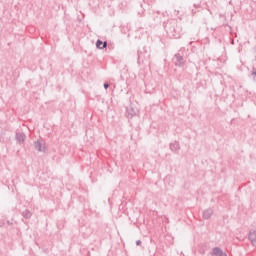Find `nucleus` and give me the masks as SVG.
Masks as SVG:
<instances>
[{"label": "nucleus", "mask_w": 256, "mask_h": 256, "mask_svg": "<svg viewBox=\"0 0 256 256\" xmlns=\"http://www.w3.org/2000/svg\"><path fill=\"white\" fill-rule=\"evenodd\" d=\"M173 61L176 67H184L185 65V58H183L180 53L174 55Z\"/></svg>", "instance_id": "1"}, {"label": "nucleus", "mask_w": 256, "mask_h": 256, "mask_svg": "<svg viewBox=\"0 0 256 256\" xmlns=\"http://www.w3.org/2000/svg\"><path fill=\"white\" fill-rule=\"evenodd\" d=\"M15 139L19 145H23L25 143V139H27V136L23 132H17L15 135Z\"/></svg>", "instance_id": "2"}, {"label": "nucleus", "mask_w": 256, "mask_h": 256, "mask_svg": "<svg viewBox=\"0 0 256 256\" xmlns=\"http://www.w3.org/2000/svg\"><path fill=\"white\" fill-rule=\"evenodd\" d=\"M212 256H227L226 253L223 252V250L219 247H214L212 252H211Z\"/></svg>", "instance_id": "3"}, {"label": "nucleus", "mask_w": 256, "mask_h": 256, "mask_svg": "<svg viewBox=\"0 0 256 256\" xmlns=\"http://www.w3.org/2000/svg\"><path fill=\"white\" fill-rule=\"evenodd\" d=\"M249 241L255 247L256 245V230H250L249 236H248Z\"/></svg>", "instance_id": "4"}, {"label": "nucleus", "mask_w": 256, "mask_h": 256, "mask_svg": "<svg viewBox=\"0 0 256 256\" xmlns=\"http://www.w3.org/2000/svg\"><path fill=\"white\" fill-rule=\"evenodd\" d=\"M34 147L36 151L45 152V144H42L41 141L37 140L34 142Z\"/></svg>", "instance_id": "5"}, {"label": "nucleus", "mask_w": 256, "mask_h": 256, "mask_svg": "<svg viewBox=\"0 0 256 256\" xmlns=\"http://www.w3.org/2000/svg\"><path fill=\"white\" fill-rule=\"evenodd\" d=\"M179 149H181L179 142L174 141V142L170 143V151L177 152V151H179Z\"/></svg>", "instance_id": "6"}, {"label": "nucleus", "mask_w": 256, "mask_h": 256, "mask_svg": "<svg viewBox=\"0 0 256 256\" xmlns=\"http://www.w3.org/2000/svg\"><path fill=\"white\" fill-rule=\"evenodd\" d=\"M213 215V209L208 208L203 212V219H211V216Z\"/></svg>", "instance_id": "7"}, {"label": "nucleus", "mask_w": 256, "mask_h": 256, "mask_svg": "<svg viewBox=\"0 0 256 256\" xmlns=\"http://www.w3.org/2000/svg\"><path fill=\"white\" fill-rule=\"evenodd\" d=\"M96 47H97V49H105L107 47V42L97 40Z\"/></svg>", "instance_id": "8"}, {"label": "nucleus", "mask_w": 256, "mask_h": 256, "mask_svg": "<svg viewBox=\"0 0 256 256\" xmlns=\"http://www.w3.org/2000/svg\"><path fill=\"white\" fill-rule=\"evenodd\" d=\"M32 213H31V211H29V210H24L23 212H22V216L24 217V219H31V217H32Z\"/></svg>", "instance_id": "9"}, {"label": "nucleus", "mask_w": 256, "mask_h": 256, "mask_svg": "<svg viewBox=\"0 0 256 256\" xmlns=\"http://www.w3.org/2000/svg\"><path fill=\"white\" fill-rule=\"evenodd\" d=\"M127 117L128 119H133L135 117V111L133 109H127Z\"/></svg>", "instance_id": "10"}, {"label": "nucleus", "mask_w": 256, "mask_h": 256, "mask_svg": "<svg viewBox=\"0 0 256 256\" xmlns=\"http://www.w3.org/2000/svg\"><path fill=\"white\" fill-rule=\"evenodd\" d=\"M168 33H169L170 35H172V37H175V39H177V35L175 34V29H174V30L169 29V30H168Z\"/></svg>", "instance_id": "11"}, {"label": "nucleus", "mask_w": 256, "mask_h": 256, "mask_svg": "<svg viewBox=\"0 0 256 256\" xmlns=\"http://www.w3.org/2000/svg\"><path fill=\"white\" fill-rule=\"evenodd\" d=\"M104 89H109V83H104Z\"/></svg>", "instance_id": "12"}, {"label": "nucleus", "mask_w": 256, "mask_h": 256, "mask_svg": "<svg viewBox=\"0 0 256 256\" xmlns=\"http://www.w3.org/2000/svg\"><path fill=\"white\" fill-rule=\"evenodd\" d=\"M136 245H138V246L141 245V240H137Z\"/></svg>", "instance_id": "13"}, {"label": "nucleus", "mask_w": 256, "mask_h": 256, "mask_svg": "<svg viewBox=\"0 0 256 256\" xmlns=\"http://www.w3.org/2000/svg\"><path fill=\"white\" fill-rule=\"evenodd\" d=\"M252 75H255V76H256V71L252 72Z\"/></svg>", "instance_id": "14"}]
</instances>
